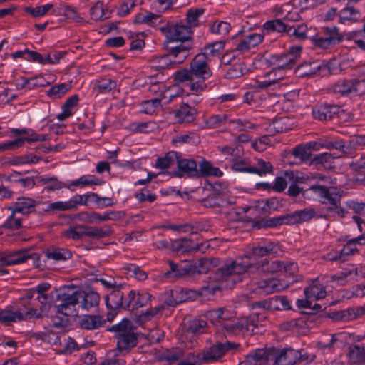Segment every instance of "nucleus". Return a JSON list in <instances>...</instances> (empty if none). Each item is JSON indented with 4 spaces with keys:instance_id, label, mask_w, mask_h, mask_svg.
Segmentation results:
<instances>
[{
    "instance_id": "nucleus-22",
    "label": "nucleus",
    "mask_w": 365,
    "mask_h": 365,
    "mask_svg": "<svg viewBox=\"0 0 365 365\" xmlns=\"http://www.w3.org/2000/svg\"><path fill=\"white\" fill-rule=\"evenodd\" d=\"M171 249L177 252H187L192 250H198L200 244L195 242L192 239L180 238L171 242Z\"/></svg>"
},
{
    "instance_id": "nucleus-53",
    "label": "nucleus",
    "mask_w": 365,
    "mask_h": 365,
    "mask_svg": "<svg viewBox=\"0 0 365 365\" xmlns=\"http://www.w3.org/2000/svg\"><path fill=\"white\" fill-rule=\"evenodd\" d=\"M288 23L283 22L280 19H275L267 21L264 24V28L270 31H276L278 32H286L288 34L289 27H290Z\"/></svg>"
},
{
    "instance_id": "nucleus-6",
    "label": "nucleus",
    "mask_w": 365,
    "mask_h": 365,
    "mask_svg": "<svg viewBox=\"0 0 365 365\" xmlns=\"http://www.w3.org/2000/svg\"><path fill=\"white\" fill-rule=\"evenodd\" d=\"M190 45L180 44L170 49L169 53L161 58L162 68H173L185 61L189 56Z\"/></svg>"
},
{
    "instance_id": "nucleus-4",
    "label": "nucleus",
    "mask_w": 365,
    "mask_h": 365,
    "mask_svg": "<svg viewBox=\"0 0 365 365\" xmlns=\"http://www.w3.org/2000/svg\"><path fill=\"white\" fill-rule=\"evenodd\" d=\"M322 36L317 35L312 38V41L314 45L322 49H328L344 39V36L335 26H325L322 28Z\"/></svg>"
},
{
    "instance_id": "nucleus-63",
    "label": "nucleus",
    "mask_w": 365,
    "mask_h": 365,
    "mask_svg": "<svg viewBox=\"0 0 365 365\" xmlns=\"http://www.w3.org/2000/svg\"><path fill=\"white\" fill-rule=\"evenodd\" d=\"M312 63H305L297 68V72L301 76H310L316 73L319 70V66H312Z\"/></svg>"
},
{
    "instance_id": "nucleus-29",
    "label": "nucleus",
    "mask_w": 365,
    "mask_h": 365,
    "mask_svg": "<svg viewBox=\"0 0 365 365\" xmlns=\"http://www.w3.org/2000/svg\"><path fill=\"white\" fill-rule=\"evenodd\" d=\"M365 245V235L350 239L341 250V255H354L359 252L358 245Z\"/></svg>"
},
{
    "instance_id": "nucleus-59",
    "label": "nucleus",
    "mask_w": 365,
    "mask_h": 365,
    "mask_svg": "<svg viewBox=\"0 0 365 365\" xmlns=\"http://www.w3.org/2000/svg\"><path fill=\"white\" fill-rule=\"evenodd\" d=\"M184 356V351L180 348H173L165 350L163 354L164 359L170 363H173L180 359Z\"/></svg>"
},
{
    "instance_id": "nucleus-28",
    "label": "nucleus",
    "mask_w": 365,
    "mask_h": 365,
    "mask_svg": "<svg viewBox=\"0 0 365 365\" xmlns=\"http://www.w3.org/2000/svg\"><path fill=\"white\" fill-rule=\"evenodd\" d=\"M103 183V181L96 178L93 175H84L81 176L79 178L74 180L71 182L68 188L72 190V187H84L92 185H101Z\"/></svg>"
},
{
    "instance_id": "nucleus-54",
    "label": "nucleus",
    "mask_w": 365,
    "mask_h": 365,
    "mask_svg": "<svg viewBox=\"0 0 365 365\" xmlns=\"http://www.w3.org/2000/svg\"><path fill=\"white\" fill-rule=\"evenodd\" d=\"M225 199L213 194L201 200L202 205L205 207H225Z\"/></svg>"
},
{
    "instance_id": "nucleus-55",
    "label": "nucleus",
    "mask_w": 365,
    "mask_h": 365,
    "mask_svg": "<svg viewBox=\"0 0 365 365\" xmlns=\"http://www.w3.org/2000/svg\"><path fill=\"white\" fill-rule=\"evenodd\" d=\"M195 77V76L190 68L189 70L184 68L175 72L174 78L178 83H187L188 85L194 81Z\"/></svg>"
},
{
    "instance_id": "nucleus-36",
    "label": "nucleus",
    "mask_w": 365,
    "mask_h": 365,
    "mask_svg": "<svg viewBox=\"0 0 365 365\" xmlns=\"http://www.w3.org/2000/svg\"><path fill=\"white\" fill-rule=\"evenodd\" d=\"M349 359L356 365H365V349L359 345L351 346L349 348Z\"/></svg>"
},
{
    "instance_id": "nucleus-9",
    "label": "nucleus",
    "mask_w": 365,
    "mask_h": 365,
    "mask_svg": "<svg viewBox=\"0 0 365 365\" xmlns=\"http://www.w3.org/2000/svg\"><path fill=\"white\" fill-rule=\"evenodd\" d=\"M135 297V292L131 290L125 298L124 293L120 289L113 290L106 297V302L108 308L115 309L120 307L127 309Z\"/></svg>"
},
{
    "instance_id": "nucleus-19",
    "label": "nucleus",
    "mask_w": 365,
    "mask_h": 365,
    "mask_svg": "<svg viewBox=\"0 0 365 365\" xmlns=\"http://www.w3.org/2000/svg\"><path fill=\"white\" fill-rule=\"evenodd\" d=\"M339 108L336 106L324 105L315 108L312 114L319 120H331L339 113Z\"/></svg>"
},
{
    "instance_id": "nucleus-41",
    "label": "nucleus",
    "mask_w": 365,
    "mask_h": 365,
    "mask_svg": "<svg viewBox=\"0 0 365 365\" xmlns=\"http://www.w3.org/2000/svg\"><path fill=\"white\" fill-rule=\"evenodd\" d=\"M250 173L258 174L260 176L267 173H272L273 167L270 162L265 161L262 159H258L257 163L250 167Z\"/></svg>"
},
{
    "instance_id": "nucleus-14",
    "label": "nucleus",
    "mask_w": 365,
    "mask_h": 365,
    "mask_svg": "<svg viewBox=\"0 0 365 365\" xmlns=\"http://www.w3.org/2000/svg\"><path fill=\"white\" fill-rule=\"evenodd\" d=\"M32 255L29 253V250H20L8 252L0 257V264L11 266L21 264L31 259Z\"/></svg>"
},
{
    "instance_id": "nucleus-30",
    "label": "nucleus",
    "mask_w": 365,
    "mask_h": 365,
    "mask_svg": "<svg viewBox=\"0 0 365 365\" xmlns=\"http://www.w3.org/2000/svg\"><path fill=\"white\" fill-rule=\"evenodd\" d=\"M46 259L53 262H62L71 257V253L62 248H50L44 252Z\"/></svg>"
},
{
    "instance_id": "nucleus-13",
    "label": "nucleus",
    "mask_w": 365,
    "mask_h": 365,
    "mask_svg": "<svg viewBox=\"0 0 365 365\" xmlns=\"http://www.w3.org/2000/svg\"><path fill=\"white\" fill-rule=\"evenodd\" d=\"M252 289L254 292L259 294H270L276 292H280L286 289L288 285L279 279H268L256 282Z\"/></svg>"
},
{
    "instance_id": "nucleus-38",
    "label": "nucleus",
    "mask_w": 365,
    "mask_h": 365,
    "mask_svg": "<svg viewBox=\"0 0 365 365\" xmlns=\"http://www.w3.org/2000/svg\"><path fill=\"white\" fill-rule=\"evenodd\" d=\"M116 86V82L110 78H101L96 81L93 92L96 94L107 93L115 88Z\"/></svg>"
},
{
    "instance_id": "nucleus-47",
    "label": "nucleus",
    "mask_w": 365,
    "mask_h": 365,
    "mask_svg": "<svg viewBox=\"0 0 365 365\" xmlns=\"http://www.w3.org/2000/svg\"><path fill=\"white\" fill-rule=\"evenodd\" d=\"M210 317L216 321L217 325L221 327L222 323L228 322L231 319V314L224 308L212 309L209 312Z\"/></svg>"
},
{
    "instance_id": "nucleus-57",
    "label": "nucleus",
    "mask_w": 365,
    "mask_h": 365,
    "mask_svg": "<svg viewBox=\"0 0 365 365\" xmlns=\"http://www.w3.org/2000/svg\"><path fill=\"white\" fill-rule=\"evenodd\" d=\"M203 12L204 9H190L186 15L187 26L191 29V27L197 26L199 22L198 18L203 14Z\"/></svg>"
},
{
    "instance_id": "nucleus-52",
    "label": "nucleus",
    "mask_w": 365,
    "mask_h": 365,
    "mask_svg": "<svg viewBox=\"0 0 365 365\" xmlns=\"http://www.w3.org/2000/svg\"><path fill=\"white\" fill-rule=\"evenodd\" d=\"M160 106V98L155 97L150 100L144 101L140 104V112L146 114H152L157 108Z\"/></svg>"
},
{
    "instance_id": "nucleus-18",
    "label": "nucleus",
    "mask_w": 365,
    "mask_h": 365,
    "mask_svg": "<svg viewBox=\"0 0 365 365\" xmlns=\"http://www.w3.org/2000/svg\"><path fill=\"white\" fill-rule=\"evenodd\" d=\"M27 135V137L20 138L12 141L0 144V150H13L19 148L23 145L25 141L38 142L44 141L46 140V137L43 135H38L35 133L29 134V132Z\"/></svg>"
},
{
    "instance_id": "nucleus-34",
    "label": "nucleus",
    "mask_w": 365,
    "mask_h": 365,
    "mask_svg": "<svg viewBox=\"0 0 365 365\" xmlns=\"http://www.w3.org/2000/svg\"><path fill=\"white\" fill-rule=\"evenodd\" d=\"M76 219L86 223H100L110 219L108 213L101 215L97 212H82L76 215Z\"/></svg>"
},
{
    "instance_id": "nucleus-45",
    "label": "nucleus",
    "mask_w": 365,
    "mask_h": 365,
    "mask_svg": "<svg viewBox=\"0 0 365 365\" xmlns=\"http://www.w3.org/2000/svg\"><path fill=\"white\" fill-rule=\"evenodd\" d=\"M61 236L68 240H80L84 236L83 226L70 227L61 232Z\"/></svg>"
},
{
    "instance_id": "nucleus-62",
    "label": "nucleus",
    "mask_w": 365,
    "mask_h": 365,
    "mask_svg": "<svg viewBox=\"0 0 365 365\" xmlns=\"http://www.w3.org/2000/svg\"><path fill=\"white\" fill-rule=\"evenodd\" d=\"M360 14L359 11L353 7H346L341 11L340 19L342 22L343 20H348L356 21L359 19Z\"/></svg>"
},
{
    "instance_id": "nucleus-48",
    "label": "nucleus",
    "mask_w": 365,
    "mask_h": 365,
    "mask_svg": "<svg viewBox=\"0 0 365 365\" xmlns=\"http://www.w3.org/2000/svg\"><path fill=\"white\" fill-rule=\"evenodd\" d=\"M70 88L71 86L69 84L63 83L51 86L46 93L51 98H61L70 90Z\"/></svg>"
},
{
    "instance_id": "nucleus-60",
    "label": "nucleus",
    "mask_w": 365,
    "mask_h": 365,
    "mask_svg": "<svg viewBox=\"0 0 365 365\" xmlns=\"http://www.w3.org/2000/svg\"><path fill=\"white\" fill-rule=\"evenodd\" d=\"M307 25L302 24L297 26L291 25L289 27L288 34L289 36H294L299 39H305L307 38Z\"/></svg>"
},
{
    "instance_id": "nucleus-25",
    "label": "nucleus",
    "mask_w": 365,
    "mask_h": 365,
    "mask_svg": "<svg viewBox=\"0 0 365 365\" xmlns=\"http://www.w3.org/2000/svg\"><path fill=\"white\" fill-rule=\"evenodd\" d=\"M195 115L196 110L187 104H182L179 109L174 111V115L180 123H192L195 118Z\"/></svg>"
},
{
    "instance_id": "nucleus-8",
    "label": "nucleus",
    "mask_w": 365,
    "mask_h": 365,
    "mask_svg": "<svg viewBox=\"0 0 365 365\" xmlns=\"http://www.w3.org/2000/svg\"><path fill=\"white\" fill-rule=\"evenodd\" d=\"M258 325L255 324L253 319H241L237 322L229 321L221 324V328L231 334H245L246 332H251L252 334H257L255 331Z\"/></svg>"
},
{
    "instance_id": "nucleus-7",
    "label": "nucleus",
    "mask_w": 365,
    "mask_h": 365,
    "mask_svg": "<svg viewBox=\"0 0 365 365\" xmlns=\"http://www.w3.org/2000/svg\"><path fill=\"white\" fill-rule=\"evenodd\" d=\"M240 347L238 343L226 341L225 342L216 343L205 351L200 358L202 362H212L220 359L226 352L236 351Z\"/></svg>"
},
{
    "instance_id": "nucleus-32",
    "label": "nucleus",
    "mask_w": 365,
    "mask_h": 365,
    "mask_svg": "<svg viewBox=\"0 0 365 365\" xmlns=\"http://www.w3.org/2000/svg\"><path fill=\"white\" fill-rule=\"evenodd\" d=\"M279 250L277 245L269 242L264 246H256L251 249V252L249 255L252 257L254 262H257L255 259L256 257H264L272 253H277Z\"/></svg>"
},
{
    "instance_id": "nucleus-31",
    "label": "nucleus",
    "mask_w": 365,
    "mask_h": 365,
    "mask_svg": "<svg viewBox=\"0 0 365 365\" xmlns=\"http://www.w3.org/2000/svg\"><path fill=\"white\" fill-rule=\"evenodd\" d=\"M178 168L180 172L187 174L190 177L197 175V166L195 160L190 159L177 158Z\"/></svg>"
},
{
    "instance_id": "nucleus-12",
    "label": "nucleus",
    "mask_w": 365,
    "mask_h": 365,
    "mask_svg": "<svg viewBox=\"0 0 365 365\" xmlns=\"http://www.w3.org/2000/svg\"><path fill=\"white\" fill-rule=\"evenodd\" d=\"M163 33L170 41H187L190 39L191 29L185 25L175 24L161 28Z\"/></svg>"
},
{
    "instance_id": "nucleus-26",
    "label": "nucleus",
    "mask_w": 365,
    "mask_h": 365,
    "mask_svg": "<svg viewBox=\"0 0 365 365\" xmlns=\"http://www.w3.org/2000/svg\"><path fill=\"white\" fill-rule=\"evenodd\" d=\"M257 272L275 273L282 272L283 262L263 259L256 262Z\"/></svg>"
},
{
    "instance_id": "nucleus-46",
    "label": "nucleus",
    "mask_w": 365,
    "mask_h": 365,
    "mask_svg": "<svg viewBox=\"0 0 365 365\" xmlns=\"http://www.w3.org/2000/svg\"><path fill=\"white\" fill-rule=\"evenodd\" d=\"M274 130L277 133L287 132L294 126L293 120L289 118L284 117L274 120L272 122Z\"/></svg>"
},
{
    "instance_id": "nucleus-50",
    "label": "nucleus",
    "mask_w": 365,
    "mask_h": 365,
    "mask_svg": "<svg viewBox=\"0 0 365 365\" xmlns=\"http://www.w3.org/2000/svg\"><path fill=\"white\" fill-rule=\"evenodd\" d=\"M84 236L101 238L110 235V229L108 227H92L83 226Z\"/></svg>"
},
{
    "instance_id": "nucleus-33",
    "label": "nucleus",
    "mask_w": 365,
    "mask_h": 365,
    "mask_svg": "<svg viewBox=\"0 0 365 365\" xmlns=\"http://www.w3.org/2000/svg\"><path fill=\"white\" fill-rule=\"evenodd\" d=\"M78 96L73 95L69 97L62 106V112L57 115V119L63 121L73 115V109L76 106L78 102Z\"/></svg>"
},
{
    "instance_id": "nucleus-43",
    "label": "nucleus",
    "mask_w": 365,
    "mask_h": 365,
    "mask_svg": "<svg viewBox=\"0 0 365 365\" xmlns=\"http://www.w3.org/2000/svg\"><path fill=\"white\" fill-rule=\"evenodd\" d=\"M340 198L341 195L336 192L329 196L327 200L326 204L328 203L330 205L329 207H327L329 212L336 213L341 217H344V210L340 207Z\"/></svg>"
},
{
    "instance_id": "nucleus-56",
    "label": "nucleus",
    "mask_w": 365,
    "mask_h": 365,
    "mask_svg": "<svg viewBox=\"0 0 365 365\" xmlns=\"http://www.w3.org/2000/svg\"><path fill=\"white\" fill-rule=\"evenodd\" d=\"M53 5L52 4H47L45 5H41L36 6L35 8L33 7H26L24 9L25 11L30 14L34 18H40L43 16L49 10L53 8Z\"/></svg>"
},
{
    "instance_id": "nucleus-27",
    "label": "nucleus",
    "mask_w": 365,
    "mask_h": 365,
    "mask_svg": "<svg viewBox=\"0 0 365 365\" xmlns=\"http://www.w3.org/2000/svg\"><path fill=\"white\" fill-rule=\"evenodd\" d=\"M217 262L218 259L215 258H202L197 262H191L194 269L190 274L207 273L211 268L216 267Z\"/></svg>"
},
{
    "instance_id": "nucleus-1",
    "label": "nucleus",
    "mask_w": 365,
    "mask_h": 365,
    "mask_svg": "<svg viewBox=\"0 0 365 365\" xmlns=\"http://www.w3.org/2000/svg\"><path fill=\"white\" fill-rule=\"evenodd\" d=\"M108 331L115 334L119 351H129L137 344V320L124 318Z\"/></svg>"
},
{
    "instance_id": "nucleus-23",
    "label": "nucleus",
    "mask_w": 365,
    "mask_h": 365,
    "mask_svg": "<svg viewBox=\"0 0 365 365\" xmlns=\"http://www.w3.org/2000/svg\"><path fill=\"white\" fill-rule=\"evenodd\" d=\"M302 48L300 46L292 47L289 52L282 55L279 58V61H282V64L279 66L280 69H291L296 61L300 56Z\"/></svg>"
},
{
    "instance_id": "nucleus-37",
    "label": "nucleus",
    "mask_w": 365,
    "mask_h": 365,
    "mask_svg": "<svg viewBox=\"0 0 365 365\" xmlns=\"http://www.w3.org/2000/svg\"><path fill=\"white\" fill-rule=\"evenodd\" d=\"M209 291L207 287H202L200 290L196 291L187 288H182L178 292V301L182 303L187 300H195L202 296L205 292Z\"/></svg>"
},
{
    "instance_id": "nucleus-10",
    "label": "nucleus",
    "mask_w": 365,
    "mask_h": 365,
    "mask_svg": "<svg viewBox=\"0 0 365 365\" xmlns=\"http://www.w3.org/2000/svg\"><path fill=\"white\" fill-rule=\"evenodd\" d=\"M208 57L205 53H198L190 62V69L196 78L205 80L212 72L208 65Z\"/></svg>"
},
{
    "instance_id": "nucleus-39",
    "label": "nucleus",
    "mask_w": 365,
    "mask_h": 365,
    "mask_svg": "<svg viewBox=\"0 0 365 365\" xmlns=\"http://www.w3.org/2000/svg\"><path fill=\"white\" fill-rule=\"evenodd\" d=\"M304 294L307 298L319 299L325 297L326 291L322 284L317 282H313L309 287L304 289Z\"/></svg>"
},
{
    "instance_id": "nucleus-3",
    "label": "nucleus",
    "mask_w": 365,
    "mask_h": 365,
    "mask_svg": "<svg viewBox=\"0 0 365 365\" xmlns=\"http://www.w3.org/2000/svg\"><path fill=\"white\" fill-rule=\"evenodd\" d=\"M57 297L60 304L55 306L56 312L66 316L72 315L76 306H78V289L65 287L60 289Z\"/></svg>"
},
{
    "instance_id": "nucleus-5",
    "label": "nucleus",
    "mask_w": 365,
    "mask_h": 365,
    "mask_svg": "<svg viewBox=\"0 0 365 365\" xmlns=\"http://www.w3.org/2000/svg\"><path fill=\"white\" fill-rule=\"evenodd\" d=\"M268 354L272 365H294L302 355L297 350L286 349L281 351L274 347L269 348Z\"/></svg>"
},
{
    "instance_id": "nucleus-24",
    "label": "nucleus",
    "mask_w": 365,
    "mask_h": 365,
    "mask_svg": "<svg viewBox=\"0 0 365 365\" xmlns=\"http://www.w3.org/2000/svg\"><path fill=\"white\" fill-rule=\"evenodd\" d=\"M36 205V201L30 197H19L17 201L14 203V206L9 207L13 210V212L27 215L31 213Z\"/></svg>"
},
{
    "instance_id": "nucleus-20",
    "label": "nucleus",
    "mask_w": 365,
    "mask_h": 365,
    "mask_svg": "<svg viewBox=\"0 0 365 365\" xmlns=\"http://www.w3.org/2000/svg\"><path fill=\"white\" fill-rule=\"evenodd\" d=\"M259 307L273 310H287L291 309L287 298L284 296H276L267 301H262L257 304Z\"/></svg>"
},
{
    "instance_id": "nucleus-40",
    "label": "nucleus",
    "mask_w": 365,
    "mask_h": 365,
    "mask_svg": "<svg viewBox=\"0 0 365 365\" xmlns=\"http://www.w3.org/2000/svg\"><path fill=\"white\" fill-rule=\"evenodd\" d=\"M222 175V172L219 168L212 167L211 163L207 161H202L199 165V168H197V175L196 177L209 175L220 177Z\"/></svg>"
},
{
    "instance_id": "nucleus-15",
    "label": "nucleus",
    "mask_w": 365,
    "mask_h": 365,
    "mask_svg": "<svg viewBox=\"0 0 365 365\" xmlns=\"http://www.w3.org/2000/svg\"><path fill=\"white\" fill-rule=\"evenodd\" d=\"M100 297L93 291L86 292L78 289V307L83 310H89L96 307L99 304Z\"/></svg>"
},
{
    "instance_id": "nucleus-21",
    "label": "nucleus",
    "mask_w": 365,
    "mask_h": 365,
    "mask_svg": "<svg viewBox=\"0 0 365 365\" xmlns=\"http://www.w3.org/2000/svg\"><path fill=\"white\" fill-rule=\"evenodd\" d=\"M335 192V191H331L325 186L312 185L302 192V196L304 198L311 199L312 197H314L312 195V194H314V197H319L322 200V203H327V200L331 195Z\"/></svg>"
},
{
    "instance_id": "nucleus-16",
    "label": "nucleus",
    "mask_w": 365,
    "mask_h": 365,
    "mask_svg": "<svg viewBox=\"0 0 365 365\" xmlns=\"http://www.w3.org/2000/svg\"><path fill=\"white\" fill-rule=\"evenodd\" d=\"M268 349H259L247 355L240 365H267L270 362Z\"/></svg>"
},
{
    "instance_id": "nucleus-44",
    "label": "nucleus",
    "mask_w": 365,
    "mask_h": 365,
    "mask_svg": "<svg viewBox=\"0 0 365 365\" xmlns=\"http://www.w3.org/2000/svg\"><path fill=\"white\" fill-rule=\"evenodd\" d=\"M92 19L94 21H103L110 16L109 11L105 9L103 3H96L90 10Z\"/></svg>"
},
{
    "instance_id": "nucleus-64",
    "label": "nucleus",
    "mask_w": 365,
    "mask_h": 365,
    "mask_svg": "<svg viewBox=\"0 0 365 365\" xmlns=\"http://www.w3.org/2000/svg\"><path fill=\"white\" fill-rule=\"evenodd\" d=\"M66 337L65 335H58L56 333H49L48 334H43V340H46L48 343L58 349L60 346L63 345V339Z\"/></svg>"
},
{
    "instance_id": "nucleus-35",
    "label": "nucleus",
    "mask_w": 365,
    "mask_h": 365,
    "mask_svg": "<svg viewBox=\"0 0 365 365\" xmlns=\"http://www.w3.org/2000/svg\"><path fill=\"white\" fill-rule=\"evenodd\" d=\"M103 323L104 319L100 315H84L80 321V326L82 329L91 330L101 327Z\"/></svg>"
},
{
    "instance_id": "nucleus-2",
    "label": "nucleus",
    "mask_w": 365,
    "mask_h": 365,
    "mask_svg": "<svg viewBox=\"0 0 365 365\" xmlns=\"http://www.w3.org/2000/svg\"><path fill=\"white\" fill-rule=\"evenodd\" d=\"M257 272L256 262L252 257L245 255L233 261L227 262L217 269V273L222 277L231 275H245Z\"/></svg>"
},
{
    "instance_id": "nucleus-11",
    "label": "nucleus",
    "mask_w": 365,
    "mask_h": 365,
    "mask_svg": "<svg viewBox=\"0 0 365 365\" xmlns=\"http://www.w3.org/2000/svg\"><path fill=\"white\" fill-rule=\"evenodd\" d=\"M333 90L335 93L342 95L351 93L361 95L365 93V79L362 81L358 79L343 80L335 83Z\"/></svg>"
},
{
    "instance_id": "nucleus-49",
    "label": "nucleus",
    "mask_w": 365,
    "mask_h": 365,
    "mask_svg": "<svg viewBox=\"0 0 365 365\" xmlns=\"http://www.w3.org/2000/svg\"><path fill=\"white\" fill-rule=\"evenodd\" d=\"M178 153L175 151L168 152L165 157L158 158L155 163V167L160 169L170 168L175 161L177 162Z\"/></svg>"
},
{
    "instance_id": "nucleus-17",
    "label": "nucleus",
    "mask_w": 365,
    "mask_h": 365,
    "mask_svg": "<svg viewBox=\"0 0 365 365\" xmlns=\"http://www.w3.org/2000/svg\"><path fill=\"white\" fill-rule=\"evenodd\" d=\"M170 270L165 273L167 278L181 277L190 274L193 270L190 262H182L180 264H175L173 261H168Z\"/></svg>"
},
{
    "instance_id": "nucleus-61",
    "label": "nucleus",
    "mask_w": 365,
    "mask_h": 365,
    "mask_svg": "<svg viewBox=\"0 0 365 365\" xmlns=\"http://www.w3.org/2000/svg\"><path fill=\"white\" fill-rule=\"evenodd\" d=\"M282 225H292L290 214L275 217L267 220L266 222V226L270 227H277Z\"/></svg>"
},
{
    "instance_id": "nucleus-58",
    "label": "nucleus",
    "mask_w": 365,
    "mask_h": 365,
    "mask_svg": "<svg viewBox=\"0 0 365 365\" xmlns=\"http://www.w3.org/2000/svg\"><path fill=\"white\" fill-rule=\"evenodd\" d=\"M18 310H11L10 309H0V322L2 323H11L19 321Z\"/></svg>"
},
{
    "instance_id": "nucleus-51",
    "label": "nucleus",
    "mask_w": 365,
    "mask_h": 365,
    "mask_svg": "<svg viewBox=\"0 0 365 365\" xmlns=\"http://www.w3.org/2000/svg\"><path fill=\"white\" fill-rule=\"evenodd\" d=\"M351 207L360 216L354 215L353 219L358 225L360 231H362L361 224L365 220V203L353 202Z\"/></svg>"
},
{
    "instance_id": "nucleus-42",
    "label": "nucleus",
    "mask_w": 365,
    "mask_h": 365,
    "mask_svg": "<svg viewBox=\"0 0 365 365\" xmlns=\"http://www.w3.org/2000/svg\"><path fill=\"white\" fill-rule=\"evenodd\" d=\"M292 225L301 223L303 222L309 221L312 217H314L315 215V211L314 209H304L302 210L296 211L294 212L290 213Z\"/></svg>"
}]
</instances>
